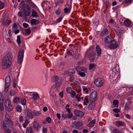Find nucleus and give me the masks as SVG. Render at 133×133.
<instances>
[{"mask_svg":"<svg viewBox=\"0 0 133 133\" xmlns=\"http://www.w3.org/2000/svg\"><path fill=\"white\" fill-rule=\"evenodd\" d=\"M13 56L11 52L7 53L4 57L2 62V68L6 70L11 66Z\"/></svg>","mask_w":133,"mask_h":133,"instance_id":"f257e3e1","label":"nucleus"},{"mask_svg":"<svg viewBox=\"0 0 133 133\" xmlns=\"http://www.w3.org/2000/svg\"><path fill=\"white\" fill-rule=\"evenodd\" d=\"M112 74L111 76V81L114 83H116L120 78V73L118 71H116L115 68L112 70Z\"/></svg>","mask_w":133,"mask_h":133,"instance_id":"f03ea898","label":"nucleus"},{"mask_svg":"<svg viewBox=\"0 0 133 133\" xmlns=\"http://www.w3.org/2000/svg\"><path fill=\"white\" fill-rule=\"evenodd\" d=\"M12 124V122L10 120L7 118H5L3 121V128L4 129V131L5 133H10L9 126H11Z\"/></svg>","mask_w":133,"mask_h":133,"instance_id":"7ed1b4c3","label":"nucleus"},{"mask_svg":"<svg viewBox=\"0 0 133 133\" xmlns=\"http://www.w3.org/2000/svg\"><path fill=\"white\" fill-rule=\"evenodd\" d=\"M4 105L6 109V110L10 112L13 109L12 107L11 104L10 102L9 99H7L4 103Z\"/></svg>","mask_w":133,"mask_h":133,"instance_id":"20e7f679","label":"nucleus"},{"mask_svg":"<svg viewBox=\"0 0 133 133\" xmlns=\"http://www.w3.org/2000/svg\"><path fill=\"white\" fill-rule=\"evenodd\" d=\"M30 13L31 10H24L22 11L19 12L18 15L19 17H22L23 16H28L30 15Z\"/></svg>","mask_w":133,"mask_h":133,"instance_id":"39448f33","label":"nucleus"},{"mask_svg":"<svg viewBox=\"0 0 133 133\" xmlns=\"http://www.w3.org/2000/svg\"><path fill=\"white\" fill-rule=\"evenodd\" d=\"M11 82L10 77V76H8L6 77L5 79V85L4 91L5 92H7L9 89Z\"/></svg>","mask_w":133,"mask_h":133,"instance_id":"423d86ee","label":"nucleus"},{"mask_svg":"<svg viewBox=\"0 0 133 133\" xmlns=\"http://www.w3.org/2000/svg\"><path fill=\"white\" fill-rule=\"evenodd\" d=\"M97 97V92L96 91L92 92L90 95L89 100L91 102H94L96 100Z\"/></svg>","mask_w":133,"mask_h":133,"instance_id":"0eeeda50","label":"nucleus"},{"mask_svg":"<svg viewBox=\"0 0 133 133\" xmlns=\"http://www.w3.org/2000/svg\"><path fill=\"white\" fill-rule=\"evenodd\" d=\"M104 79L101 78H98L96 79L94 82L95 85L97 87L102 86L104 83Z\"/></svg>","mask_w":133,"mask_h":133,"instance_id":"6e6552de","label":"nucleus"},{"mask_svg":"<svg viewBox=\"0 0 133 133\" xmlns=\"http://www.w3.org/2000/svg\"><path fill=\"white\" fill-rule=\"evenodd\" d=\"M24 51L23 49L20 50L18 56L17 62L19 63H20L22 61L24 56Z\"/></svg>","mask_w":133,"mask_h":133,"instance_id":"1a4fd4ad","label":"nucleus"},{"mask_svg":"<svg viewBox=\"0 0 133 133\" xmlns=\"http://www.w3.org/2000/svg\"><path fill=\"white\" fill-rule=\"evenodd\" d=\"M25 115L26 117L28 119H32L34 117V115L33 114V112L30 109H28L26 111Z\"/></svg>","mask_w":133,"mask_h":133,"instance_id":"9d476101","label":"nucleus"},{"mask_svg":"<svg viewBox=\"0 0 133 133\" xmlns=\"http://www.w3.org/2000/svg\"><path fill=\"white\" fill-rule=\"evenodd\" d=\"M0 21L3 25L8 26L11 22V21L10 20H8V18L6 17L5 18H3V19H1Z\"/></svg>","mask_w":133,"mask_h":133,"instance_id":"9b49d317","label":"nucleus"},{"mask_svg":"<svg viewBox=\"0 0 133 133\" xmlns=\"http://www.w3.org/2000/svg\"><path fill=\"white\" fill-rule=\"evenodd\" d=\"M74 113L76 116L79 117H82L84 115V114L83 112L77 109L74 110Z\"/></svg>","mask_w":133,"mask_h":133,"instance_id":"f8f14e48","label":"nucleus"},{"mask_svg":"<svg viewBox=\"0 0 133 133\" xmlns=\"http://www.w3.org/2000/svg\"><path fill=\"white\" fill-rule=\"evenodd\" d=\"M111 45L109 46V48L110 49H115L117 48L118 46V44H116H116V42L114 40H112L110 42Z\"/></svg>","mask_w":133,"mask_h":133,"instance_id":"ddd939ff","label":"nucleus"},{"mask_svg":"<svg viewBox=\"0 0 133 133\" xmlns=\"http://www.w3.org/2000/svg\"><path fill=\"white\" fill-rule=\"evenodd\" d=\"M75 127L77 129L81 130L83 128L82 122V121H78L75 123Z\"/></svg>","mask_w":133,"mask_h":133,"instance_id":"4468645a","label":"nucleus"},{"mask_svg":"<svg viewBox=\"0 0 133 133\" xmlns=\"http://www.w3.org/2000/svg\"><path fill=\"white\" fill-rule=\"evenodd\" d=\"M49 3L48 2H44L42 4V5L44 9H49L51 8L49 6Z\"/></svg>","mask_w":133,"mask_h":133,"instance_id":"2eb2a0df","label":"nucleus"},{"mask_svg":"<svg viewBox=\"0 0 133 133\" xmlns=\"http://www.w3.org/2000/svg\"><path fill=\"white\" fill-rule=\"evenodd\" d=\"M0 108L1 110L4 109L3 105V98L2 94L0 92Z\"/></svg>","mask_w":133,"mask_h":133,"instance_id":"dca6fc26","label":"nucleus"},{"mask_svg":"<svg viewBox=\"0 0 133 133\" xmlns=\"http://www.w3.org/2000/svg\"><path fill=\"white\" fill-rule=\"evenodd\" d=\"M108 33V30L107 28L104 29L100 33L99 36L101 37L106 35Z\"/></svg>","mask_w":133,"mask_h":133,"instance_id":"f3484780","label":"nucleus"},{"mask_svg":"<svg viewBox=\"0 0 133 133\" xmlns=\"http://www.w3.org/2000/svg\"><path fill=\"white\" fill-rule=\"evenodd\" d=\"M67 4H66L65 5L66 8L64 9V12L65 13H69L70 12L71 8V5L70 4L68 7L66 6Z\"/></svg>","mask_w":133,"mask_h":133,"instance_id":"a211bd4d","label":"nucleus"},{"mask_svg":"<svg viewBox=\"0 0 133 133\" xmlns=\"http://www.w3.org/2000/svg\"><path fill=\"white\" fill-rule=\"evenodd\" d=\"M96 52L98 56H100L101 53L100 48V46L98 45H97L96 46Z\"/></svg>","mask_w":133,"mask_h":133,"instance_id":"6ab92c4d","label":"nucleus"},{"mask_svg":"<svg viewBox=\"0 0 133 133\" xmlns=\"http://www.w3.org/2000/svg\"><path fill=\"white\" fill-rule=\"evenodd\" d=\"M131 21L129 19H126L124 21V25L128 27L130 26L131 25Z\"/></svg>","mask_w":133,"mask_h":133,"instance_id":"aec40b11","label":"nucleus"},{"mask_svg":"<svg viewBox=\"0 0 133 133\" xmlns=\"http://www.w3.org/2000/svg\"><path fill=\"white\" fill-rule=\"evenodd\" d=\"M89 58L91 62H93L95 60V55L93 53H90L89 55Z\"/></svg>","mask_w":133,"mask_h":133,"instance_id":"412c9836","label":"nucleus"},{"mask_svg":"<svg viewBox=\"0 0 133 133\" xmlns=\"http://www.w3.org/2000/svg\"><path fill=\"white\" fill-rule=\"evenodd\" d=\"M91 103L88 106V108L89 110H91L94 109L95 107V103L94 102H91Z\"/></svg>","mask_w":133,"mask_h":133,"instance_id":"4be33fe9","label":"nucleus"},{"mask_svg":"<svg viewBox=\"0 0 133 133\" xmlns=\"http://www.w3.org/2000/svg\"><path fill=\"white\" fill-rule=\"evenodd\" d=\"M116 125L118 127L121 126H124L125 125V123L122 121H118L115 122Z\"/></svg>","mask_w":133,"mask_h":133,"instance_id":"5701e85b","label":"nucleus"},{"mask_svg":"<svg viewBox=\"0 0 133 133\" xmlns=\"http://www.w3.org/2000/svg\"><path fill=\"white\" fill-rule=\"evenodd\" d=\"M111 40L110 37L108 36L105 37L104 39V41L106 43L108 44L110 42Z\"/></svg>","mask_w":133,"mask_h":133,"instance_id":"b1692460","label":"nucleus"},{"mask_svg":"<svg viewBox=\"0 0 133 133\" xmlns=\"http://www.w3.org/2000/svg\"><path fill=\"white\" fill-rule=\"evenodd\" d=\"M95 120H93L89 122L88 126L89 127L92 128L94 126L95 124Z\"/></svg>","mask_w":133,"mask_h":133,"instance_id":"393cba45","label":"nucleus"},{"mask_svg":"<svg viewBox=\"0 0 133 133\" xmlns=\"http://www.w3.org/2000/svg\"><path fill=\"white\" fill-rule=\"evenodd\" d=\"M20 100V99L19 97H16L14 98L13 101L14 103L17 104L19 102Z\"/></svg>","mask_w":133,"mask_h":133,"instance_id":"a878e982","label":"nucleus"},{"mask_svg":"<svg viewBox=\"0 0 133 133\" xmlns=\"http://www.w3.org/2000/svg\"><path fill=\"white\" fill-rule=\"evenodd\" d=\"M22 8L24 10H31L30 7L27 4H26L24 5Z\"/></svg>","mask_w":133,"mask_h":133,"instance_id":"bb28decb","label":"nucleus"},{"mask_svg":"<svg viewBox=\"0 0 133 133\" xmlns=\"http://www.w3.org/2000/svg\"><path fill=\"white\" fill-rule=\"evenodd\" d=\"M131 104L130 102H128L126 103L125 105V109L127 110H129L130 108V106Z\"/></svg>","mask_w":133,"mask_h":133,"instance_id":"cd10ccee","label":"nucleus"},{"mask_svg":"<svg viewBox=\"0 0 133 133\" xmlns=\"http://www.w3.org/2000/svg\"><path fill=\"white\" fill-rule=\"evenodd\" d=\"M33 126L34 128L37 129H38L39 128V126L38 123L35 122L33 123Z\"/></svg>","mask_w":133,"mask_h":133,"instance_id":"c85d7f7f","label":"nucleus"},{"mask_svg":"<svg viewBox=\"0 0 133 133\" xmlns=\"http://www.w3.org/2000/svg\"><path fill=\"white\" fill-rule=\"evenodd\" d=\"M18 26L16 23H14L13 24V26L12 27V31H13L15 29H17L18 28Z\"/></svg>","mask_w":133,"mask_h":133,"instance_id":"c756f323","label":"nucleus"},{"mask_svg":"<svg viewBox=\"0 0 133 133\" xmlns=\"http://www.w3.org/2000/svg\"><path fill=\"white\" fill-rule=\"evenodd\" d=\"M75 73V71L73 69H72L70 71H68V73H67V75L68 76H70L71 74H74Z\"/></svg>","mask_w":133,"mask_h":133,"instance_id":"7c9ffc66","label":"nucleus"},{"mask_svg":"<svg viewBox=\"0 0 133 133\" xmlns=\"http://www.w3.org/2000/svg\"><path fill=\"white\" fill-rule=\"evenodd\" d=\"M32 16L36 18L39 17V15H38L37 12L35 11L32 12Z\"/></svg>","mask_w":133,"mask_h":133,"instance_id":"2f4dec72","label":"nucleus"},{"mask_svg":"<svg viewBox=\"0 0 133 133\" xmlns=\"http://www.w3.org/2000/svg\"><path fill=\"white\" fill-rule=\"evenodd\" d=\"M22 104L23 105H25L26 104V100L24 98H22L21 100Z\"/></svg>","mask_w":133,"mask_h":133,"instance_id":"473e14b6","label":"nucleus"},{"mask_svg":"<svg viewBox=\"0 0 133 133\" xmlns=\"http://www.w3.org/2000/svg\"><path fill=\"white\" fill-rule=\"evenodd\" d=\"M75 69L77 71H80L83 70V68L80 66H76Z\"/></svg>","mask_w":133,"mask_h":133,"instance_id":"72a5a7b5","label":"nucleus"},{"mask_svg":"<svg viewBox=\"0 0 133 133\" xmlns=\"http://www.w3.org/2000/svg\"><path fill=\"white\" fill-rule=\"evenodd\" d=\"M39 95L37 94H34L33 95V98L34 100H36L38 98H39Z\"/></svg>","mask_w":133,"mask_h":133,"instance_id":"f704fd0d","label":"nucleus"},{"mask_svg":"<svg viewBox=\"0 0 133 133\" xmlns=\"http://www.w3.org/2000/svg\"><path fill=\"white\" fill-rule=\"evenodd\" d=\"M84 105H87V103H88L89 102V100L88 99V96H86L85 98L84 99Z\"/></svg>","mask_w":133,"mask_h":133,"instance_id":"c9c22d12","label":"nucleus"},{"mask_svg":"<svg viewBox=\"0 0 133 133\" xmlns=\"http://www.w3.org/2000/svg\"><path fill=\"white\" fill-rule=\"evenodd\" d=\"M17 41L18 44H20L21 43V41L20 36H17Z\"/></svg>","mask_w":133,"mask_h":133,"instance_id":"e433bc0d","label":"nucleus"},{"mask_svg":"<svg viewBox=\"0 0 133 133\" xmlns=\"http://www.w3.org/2000/svg\"><path fill=\"white\" fill-rule=\"evenodd\" d=\"M27 130H28V133H34L32 131V128L31 127H27Z\"/></svg>","mask_w":133,"mask_h":133,"instance_id":"4c0bfd02","label":"nucleus"},{"mask_svg":"<svg viewBox=\"0 0 133 133\" xmlns=\"http://www.w3.org/2000/svg\"><path fill=\"white\" fill-rule=\"evenodd\" d=\"M16 109L17 111L21 112L22 111V108L21 106L18 105L16 107Z\"/></svg>","mask_w":133,"mask_h":133,"instance_id":"58836bf2","label":"nucleus"},{"mask_svg":"<svg viewBox=\"0 0 133 133\" xmlns=\"http://www.w3.org/2000/svg\"><path fill=\"white\" fill-rule=\"evenodd\" d=\"M74 58L77 60L81 59V55L79 54H76L75 55Z\"/></svg>","mask_w":133,"mask_h":133,"instance_id":"ea45409f","label":"nucleus"},{"mask_svg":"<svg viewBox=\"0 0 133 133\" xmlns=\"http://www.w3.org/2000/svg\"><path fill=\"white\" fill-rule=\"evenodd\" d=\"M67 118H71L73 116V114L71 113H67Z\"/></svg>","mask_w":133,"mask_h":133,"instance_id":"a19ab883","label":"nucleus"},{"mask_svg":"<svg viewBox=\"0 0 133 133\" xmlns=\"http://www.w3.org/2000/svg\"><path fill=\"white\" fill-rule=\"evenodd\" d=\"M71 95V96L72 97H74L76 93L73 90H71V91L70 92V93H69Z\"/></svg>","mask_w":133,"mask_h":133,"instance_id":"79ce46f5","label":"nucleus"},{"mask_svg":"<svg viewBox=\"0 0 133 133\" xmlns=\"http://www.w3.org/2000/svg\"><path fill=\"white\" fill-rule=\"evenodd\" d=\"M37 21H38V20H36L35 19H33L31 20V23L32 24L35 25L36 24Z\"/></svg>","mask_w":133,"mask_h":133,"instance_id":"37998d69","label":"nucleus"},{"mask_svg":"<svg viewBox=\"0 0 133 133\" xmlns=\"http://www.w3.org/2000/svg\"><path fill=\"white\" fill-rule=\"evenodd\" d=\"M64 0H57V2L55 3V4L57 5L58 4H63Z\"/></svg>","mask_w":133,"mask_h":133,"instance_id":"c03bdc74","label":"nucleus"},{"mask_svg":"<svg viewBox=\"0 0 133 133\" xmlns=\"http://www.w3.org/2000/svg\"><path fill=\"white\" fill-rule=\"evenodd\" d=\"M105 7L107 8H108L110 5V3L108 1H106L104 3Z\"/></svg>","mask_w":133,"mask_h":133,"instance_id":"a18cd8bd","label":"nucleus"},{"mask_svg":"<svg viewBox=\"0 0 133 133\" xmlns=\"http://www.w3.org/2000/svg\"><path fill=\"white\" fill-rule=\"evenodd\" d=\"M95 65L94 64H91L89 65L90 69H92L95 68Z\"/></svg>","mask_w":133,"mask_h":133,"instance_id":"49530a36","label":"nucleus"},{"mask_svg":"<svg viewBox=\"0 0 133 133\" xmlns=\"http://www.w3.org/2000/svg\"><path fill=\"white\" fill-rule=\"evenodd\" d=\"M29 122L27 120H25V122L23 124V127L24 128H25L27 125L29 124Z\"/></svg>","mask_w":133,"mask_h":133,"instance_id":"de8ad7c7","label":"nucleus"},{"mask_svg":"<svg viewBox=\"0 0 133 133\" xmlns=\"http://www.w3.org/2000/svg\"><path fill=\"white\" fill-rule=\"evenodd\" d=\"M59 77L57 76H55L53 78V79H54V81L55 82H56L58 81L59 80Z\"/></svg>","mask_w":133,"mask_h":133,"instance_id":"09e8293b","label":"nucleus"},{"mask_svg":"<svg viewBox=\"0 0 133 133\" xmlns=\"http://www.w3.org/2000/svg\"><path fill=\"white\" fill-rule=\"evenodd\" d=\"M25 4L24 1V0H22L20 3V7L22 8L24 5Z\"/></svg>","mask_w":133,"mask_h":133,"instance_id":"8fccbe9b","label":"nucleus"},{"mask_svg":"<svg viewBox=\"0 0 133 133\" xmlns=\"http://www.w3.org/2000/svg\"><path fill=\"white\" fill-rule=\"evenodd\" d=\"M4 7V5L3 3L0 1V9H2Z\"/></svg>","mask_w":133,"mask_h":133,"instance_id":"3c124183","label":"nucleus"},{"mask_svg":"<svg viewBox=\"0 0 133 133\" xmlns=\"http://www.w3.org/2000/svg\"><path fill=\"white\" fill-rule=\"evenodd\" d=\"M113 133H121V132L118 129H114Z\"/></svg>","mask_w":133,"mask_h":133,"instance_id":"603ef678","label":"nucleus"},{"mask_svg":"<svg viewBox=\"0 0 133 133\" xmlns=\"http://www.w3.org/2000/svg\"><path fill=\"white\" fill-rule=\"evenodd\" d=\"M25 31L26 34L28 35H29L31 32V30L29 28L26 29Z\"/></svg>","mask_w":133,"mask_h":133,"instance_id":"864d4df0","label":"nucleus"},{"mask_svg":"<svg viewBox=\"0 0 133 133\" xmlns=\"http://www.w3.org/2000/svg\"><path fill=\"white\" fill-rule=\"evenodd\" d=\"M78 74L82 77H84L85 75V73L83 72H79L78 73Z\"/></svg>","mask_w":133,"mask_h":133,"instance_id":"5fc2aeb1","label":"nucleus"},{"mask_svg":"<svg viewBox=\"0 0 133 133\" xmlns=\"http://www.w3.org/2000/svg\"><path fill=\"white\" fill-rule=\"evenodd\" d=\"M118 101L117 100H115L113 101V104L114 105H116L118 104Z\"/></svg>","mask_w":133,"mask_h":133,"instance_id":"6e6d98bb","label":"nucleus"},{"mask_svg":"<svg viewBox=\"0 0 133 133\" xmlns=\"http://www.w3.org/2000/svg\"><path fill=\"white\" fill-rule=\"evenodd\" d=\"M66 90L68 93H69L72 90L71 88L70 87H68L66 88Z\"/></svg>","mask_w":133,"mask_h":133,"instance_id":"4d7b16f0","label":"nucleus"},{"mask_svg":"<svg viewBox=\"0 0 133 133\" xmlns=\"http://www.w3.org/2000/svg\"><path fill=\"white\" fill-rule=\"evenodd\" d=\"M29 3L30 5L31 6H32L33 7H34L35 6V4L31 1Z\"/></svg>","mask_w":133,"mask_h":133,"instance_id":"13d9d810","label":"nucleus"},{"mask_svg":"<svg viewBox=\"0 0 133 133\" xmlns=\"http://www.w3.org/2000/svg\"><path fill=\"white\" fill-rule=\"evenodd\" d=\"M55 13L57 15H60L61 14V10L59 9L56 10L55 11Z\"/></svg>","mask_w":133,"mask_h":133,"instance_id":"bf43d9fd","label":"nucleus"},{"mask_svg":"<svg viewBox=\"0 0 133 133\" xmlns=\"http://www.w3.org/2000/svg\"><path fill=\"white\" fill-rule=\"evenodd\" d=\"M83 90L84 91H85V92L86 93H88L89 91L88 90V88L86 87H84L83 88Z\"/></svg>","mask_w":133,"mask_h":133,"instance_id":"052dcab7","label":"nucleus"},{"mask_svg":"<svg viewBox=\"0 0 133 133\" xmlns=\"http://www.w3.org/2000/svg\"><path fill=\"white\" fill-rule=\"evenodd\" d=\"M62 17H60L56 20V23L60 22L62 20Z\"/></svg>","mask_w":133,"mask_h":133,"instance_id":"680f3d73","label":"nucleus"},{"mask_svg":"<svg viewBox=\"0 0 133 133\" xmlns=\"http://www.w3.org/2000/svg\"><path fill=\"white\" fill-rule=\"evenodd\" d=\"M15 91L14 90H11L10 92V95L11 96L14 95H15Z\"/></svg>","mask_w":133,"mask_h":133,"instance_id":"e2e57ef3","label":"nucleus"},{"mask_svg":"<svg viewBox=\"0 0 133 133\" xmlns=\"http://www.w3.org/2000/svg\"><path fill=\"white\" fill-rule=\"evenodd\" d=\"M46 121L49 123H50L51 122V118L49 117H47L46 119Z\"/></svg>","mask_w":133,"mask_h":133,"instance_id":"0e129e2a","label":"nucleus"},{"mask_svg":"<svg viewBox=\"0 0 133 133\" xmlns=\"http://www.w3.org/2000/svg\"><path fill=\"white\" fill-rule=\"evenodd\" d=\"M133 0H125L124 2L126 3H131L132 2Z\"/></svg>","mask_w":133,"mask_h":133,"instance_id":"69168bd1","label":"nucleus"},{"mask_svg":"<svg viewBox=\"0 0 133 133\" xmlns=\"http://www.w3.org/2000/svg\"><path fill=\"white\" fill-rule=\"evenodd\" d=\"M62 118H63V119H65L66 118H67V115L66 114H64V113H63L62 115Z\"/></svg>","mask_w":133,"mask_h":133,"instance_id":"338daca9","label":"nucleus"},{"mask_svg":"<svg viewBox=\"0 0 133 133\" xmlns=\"http://www.w3.org/2000/svg\"><path fill=\"white\" fill-rule=\"evenodd\" d=\"M113 111L115 112L118 113L119 111V110L118 109L115 108L113 109Z\"/></svg>","mask_w":133,"mask_h":133,"instance_id":"774afa93","label":"nucleus"}]
</instances>
